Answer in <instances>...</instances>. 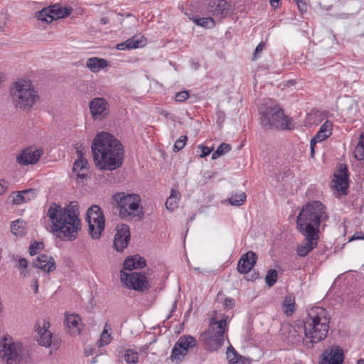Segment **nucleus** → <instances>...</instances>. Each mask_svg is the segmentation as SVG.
Wrapping results in <instances>:
<instances>
[{
    "mask_svg": "<svg viewBox=\"0 0 364 364\" xmlns=\"http://www.w3.org/2000/svg\"><path fill=\"white\" fill-rule=\"evenodd\" d=\"M330 316L326 309L313 306L307 310L304 326H283L281 331L282 338L289 345L301 343L307 348H313L314 344L324 340L329 329Z\"/></svg>",
    "mask_w": 364,
    "mask_h": 364,
    "instance_id": "nucleus-1",
    "label": "nucleus"
},
{
    "mask_svg": "<svg viewBox=\"0 0 364 364\" xmlns=\"http://www.w3.org/2000/svg\"><path fill=\"white\" fill-rule=\"evenodd\" d=\"M93 160L102 170H115L120 167L124 159V147L112 134L101 132L96 134L92 143Z\"/></svg>",
    "mask_w": 364,
    "mask_h": 364,
    "instance_id": "nucleus-2",
    "label": "nucleus"
},
{
    "mask_svg": "<svg viewBox=\"0 0 364 364\" xmlns=\"http://www.w3.org/2000/svg\"><path fill=\"white\" fill-rule=\"evenodd\" d=\"M47 216L52 224V228L57 232V236L63 240H74L81 228L79 219V205L72 201L66 207L52 203L47 212Z\"/></svg>",
    "mask_w": 364,
    "mask_h": 364,
    "instance_id": "nucleus-3",
    "label": "nucleus"
},
{
    "mask_svg": "<svg viewBox=\"0 0 364 364\" xmlns=\"http://www.w3.org/2000/svg\"><path fill=\"white\" fill-rule=\"evenodd\" d=\"M328 218L326 207L321 202H309L302 207L296 218L297 229L300 232L318 235L321 223Z\"/></svg>",
    "mask_w": 364,
    "mask_h": 364,
    "instance_id": "nucleus-4",
    "label": "nucleus"
},
{
    "mask_svg": "<svg viewBox=\"0 0 364 364\" xmlns=\"http://www.w3.org/2000/svg\"><path fill=\"white\" fill-rule=\"evenodd\" d=\"M10 96L16 109L28 112L39 101L38 91L30 80H19L10 88Z\"/></svg>",
    "mask_w": 364,
    "mask_h": 364,
    "instance_id": "nucleus-5",
    "label": "nucleus"
},
{
    "mask_svg": "<svg viewBox=\"0 0 364 364\" xmlns=\"http://www.w3.org/2000/svg\"><path fill=\"white\" fill-rule=\"evenodd\" d=\"M228 318V316L220 321L215 318H210L209 328L200 336V340L206 350L215 351L223 345Z\"/></svg>",
    "mask_w": 364,
    "mask_h": 364,
    "instance_id": "nucleus-6",
    "label": "nucleus"
},
{
    "mask_svg": "<svg viewBox=\"0 0 364 364\" xmlns=\"http://www.w3.org/2000/svg\"><path fill=\"white\" fill-rule=\"evenodd\" d=\"M0 354L6 364H21L26 363L29 358L28 350L18 341L8 335L4 336L0 342Z\"/></svg>",
    "mask_w": 364,
    "mask_h": 364,
    "instance_id": "nucleus-7",
    "label": "nucleus"
},
{
    "mask_svg": "<svg viewBox=\"0 0 364 364\" xmlns=\"http://www.w3.org/2000/svg\"><path fill=\"white\" fill-rule=\"evenodd\" d=\"M113 203L119 210V215L122 219L130 217H137L141 219L144 213L139 208L141 201L137 194H125L124 193H116L112 197Z\"/></svg>",
    "mask_w": 364,
    "mask_h": 364,
    "instance_id": "nucleus-8",
    "label": "nucleus"
},
{
    "mask_svg": "<svg viewBox=\"0 0 364 364\" xmlns=\"http://www.w3.org/2000/svg\"><path fill=\"white\" fill-rule=\"evenodd\" d=\"M261 113V124L267 129H292V120L277 106L267 107Z\"/></svg>",
    "mask_w": 364,
    "mask_h": 364,
    "instance_id": "nucleus-9",
    "label": "nucleus"
},
{
    "mask_svg": "<svg viewBox=\"0 0 364 364\" xmlns=\"http://www.w3.org/2000/svg\"><path fill=\"white\" fill-rule=\"evenodd\" d=\"M86 220L89 225V232L92 239H99L102 232L105 230V220L102 210L97 205H93L88 208L86 213Z\"/></svg>",
    "mask_w": 364,
    "mask_h": 364,
    "instance_id": "nucleus-10",
    "label": "nucleus"
},
{
    "mask_svg": "<svg viewBox=\"0 0 364 364\" xmlns=\"http://www.w3.org/2000/svg\"><path fill=\"white\" fill-rule=\"evenodd\" d=\"M120 279L127 287L136 291H143L149 287V282L145 275L139 272L127 273L122 270L120 272Z\"/></svg>",
    "mask_w": 364,
    "mask_h": 364,
    "instance_id": "nucleus-11",
    "label": "nucleus"
},
{
    "mask_svg": "<svg viewBox=\"0 0 364 364\" xmlns=\"http://www.w3.org/2000/svg\"><path fill=\"white\" fill-rule=\"evenodd\" d=\"M89 108L94 120H102L109 114V104L104 97H95L91 100Z\"/></svg>",
    "mask_w": 364,
    "mask_h": 364,
    "instance_id": "nucleus-12",
    "label": "nucleus"
},
{
    "mask_svg": "<svg viewBox=\"0 0 364 364\" xmlns=\"http://www.w3.org/2000/svg\"><path fill=\"white\" fill-rule=\"evenodd\" d=\"M77 159L75 161L73 166V171L76 174V180L82 182L87 179L88 173V163L84 156L82 150L77 151Z\"/></svg>",
    "mask_w": 364,
    "mask_h": 364,
    "instance_id": "nucleus-13",
    "label": "nucleus"
},
{
    "mask_svg": "<svg viewBox=\"0 0 364 364\" xmlns=\"http://www.w3.org/2000/svg\"><path fill=\"white\" fill-rule=\"evenodd\" d=\"M117 232L114 238V246L117 251L122 252L127 247L130 240V233L129 226L125 224L118 225Z\"/></svg>",
    "mask_w": 364,
    "mask_h": 364,
    "instance_id": "nucleus-14",
    "label": "nucleus"
},
{
    "mask_svg": "<svg viewBox=\"0 0 364 364\" xmlns=\"http://www.w3.org/2000/svg\"><path fill=\"white\" fill-rule=\"evenodd\" d=\"M344 360L343 349L338 346L326 349L321 361V364H343Z\"/></svg>",
    "mask_w": 364,
    "mask_h": 364,
    "instance_id": "nucleus-15",
    "label": "nucleus"
},
{
    "mask_svg": "<svg viewBox=\"0 0 364 364\" xmlns=\"http://www.w3.org/2000/svg\"><path fill=\"white\" fill-rule=\"evenodd\" d=\"M301 233L305 237V242L297 246L296 252L300 257H305L317 247L319 237L318 234Z\"/></svg>",
    "mask_w": 364,
    "mask_h": 364,
    "instance_id": "nucleus-16",
    "label": "nucleus"
},
{
    "mask_svg": "<svg viewBox=\"0 0 364 364\" xmlns=\"http://www.w3.org/2000/svg\"><path fill=\"white\" fill-rule=\"evenodd\" d=\"M332 127L333 123L327 120L320 127L319 130L316 133V134L311 139L310 146H311V156L313 157L314 155V149L315 145L317 142H321L328 137H329L332 134Z\"/></svg>",
    "mask_w": 364,
    "mask_h": 364,
    "instance_id": "nucleus-17",
    "label": "nucleus"
},
{
    "mask_svg": "<svg viewBox=\"0 0 364 364\" xmlns=\"http://www.w3.org/2000/svg\"><path fill=\"white\" fill-rule=\"evenodd\" d=\"M43 151L41 149H26L16 156V161L21 165H28L36 163Z\"/></svg>",
    "mask_w": 364,
    "mask_h": 364,
    "instance_id": "nucleus-18",
    "label": "nucleus"
},
{
    "mask_svg": "<svg viewBox=\"0 0 364 364\" xmlns=\"http://www.w3.org/2000/svg\"><path fill=\"white\" fill-rule=\"evenodd\" d=\"M208 11L214 16L225 17L232 11V8L225 0H212L208 4Z\"/></svg>",
    "mask_w": 364,
    "mask_h": 364,
    "instance_id": "nucleus-19",
    "label": "nucleus"
},
{
    "mask_svg": "<svg viewBox=\"0 0 364 364\" xmlns=\"http://www.w3.org/2000/svg\"><path fill=\"white\" fill-rule=\"evenodd\" d=\"M50 327V323L46 321H43V326L38 325L36 329L38 334L37 341L40 346L44 347H49L52 343V333L48 328Z\"/></svg>",
    "mask_w": 364,
    "mask_h": 364,
    "instance_id": "nucleus-20",
    "label": "nucleus"
},
{
    "mask_svg": "<svg viewBox=\"0 0 364 364\" xmlns=\"http://www.w3.org/2000/svg\"><path fill=\"white\" fill-rule=\"evenodd\" d=\"M257 257L253 252L242 255L237 264V270L241 274L249 272L256 263Z\"/></svg>",
    "mask_w": 364,
    "mask_h": 364,
    "instance_id": "nucleus-21",
    "label": "nucleus"
},
{
    "mask_svg": "<svg viewBox=\"0 0 364 364\" xmlns=\"http://www.w3.org/2000/svg\"><path fill=\"white\" fill-rule=\"evenodd\" d=\"M33 267L42 269L46 272H50L55 269V260L52 257L42 254L32 263Z\"/></svg>",
    "mask_w": 364,
    "mask_h": 364,
    "instance_id": "nucleus-22",
    "label": "nucleus"
},
{
    "mask_svg": "<svg viewBox=\"0 0 364 364\" xmlns=\"http://www.w3.org/2000/svg\"><path fill=\"white\" fill-rule=\"evenodd\" d=\"M65 323L70 335L76 336L80 333L82 323H80V318L77 314H68L65 313Z\"/></svg>",
    "mask_w": 364,
    "mask_h": 364,
    "instance_id": "nucleus-23",
    "label": "nucleus"
},
{
    "mask_svg": "<svg viewBox=\"0 0 364 364\" xmlns=\"http://www.w3.org/2000/svg\"><path fill=\"white\" fill-rule=\"evenodd\" d=\"M36 196V191L32 188L14 192L12 202L15 205H21L31 201L34 199Z\"/></svg>",
    "mask_w": 364,
    "mask_h": 364,
    "instance_id": "nucleus-24",
    "label": "nucleus"
},
{
    "mask_svg": "<svg viewBox=\"0 0 364 364\" xmlns=\"http://www.w3.org/2000/svg\"><path fill=\"white\" fill-rule=\"evenodd\" d=\"M143 38V36H134L123 43H118L116 48L119 50H125L143 46L144 45Z\"/></svg>",
    "mask_w": 364,
    "mask_h": 364,
    "instance_id": "nucleus-25",
    "label": "nucleus"
},
{
    "mask_svg": "<svg viewBox=\"0 0 364 364\" xmlns=\"http://www.w3.org/2000/svg\"><path fill=\"white\" fill-rule=\"evenodd\" d=\"M146 265V260L138 255L127 258L124 262V269L132 271L134 269L142 268Z\"/></svg>",
    "mask_w": 364,
    "mask_h": 364,
    "instance_id": "nucleus-26",
    "label": "nucleus"
},
{
    "mask_svg": "<svg viewBox=\"0 0 364 364\" xmlns=\"http://www.w3.org/2000/svg\"><path fill=\"white\" fill-rule=\"evenodd\" d=\"M332 187L338 191L346 194V191L348 187V174H334V179L332 181Z\"/></svg>",
    "mask_w": 364,
    "mask_h": 364,
    "instance_id": "nucleus-27",
    "label": "nucleus"
},
{
    "mask_svg": "<svg viewBox=\"0 0 364 364\" xmlns=\"http://www.w3.org/2000/svg\"><path fill=\"white\" fill-rule=\"evenodd\" d=\"M86 66L91 72L97 73L101 69L107 68L108 63L104 58L93 57L87 60Z\"/></svg>",
    "mask_w": 364,
    "mask_h": 364,
    "instance_id": "nucleus-28",
    "label": "nucleus"
},
{
    "mask_svg": "<svg viewBox=\"0 0 364 364\" xmlns=\"http://www.w3.org/2000/svg\"><path fill=\"white\" fill-rule=\"evenodd\" d=\"M226 354L229 364H248L247 360L238 354L232 346L228 348Z\"/></svg>",
    "mask_w": 364,
    "mask_h": 364,
    "instance_id": "nucleus-29",
    "label": "nucleus"
},
{
    "mask_svg": "<svg viewBox=\"0 0 364 364\" xmlns=\"http://www.w3.org/2000/svg\"><path fill=\"white\" fill-rule=\"evenodd\" d=\"M283 312L287 316H291L295 311V298L292 295H287L282 304Z\"/></svg>",
    "mask_w": 364,
    "mask_h": 364,
    "instance_id": "nucleus-30",
    "label": "nucleus"
},
{
    "mask_svg": "<svg viewBox=\"0 0 364 364\" xmlns=\"http://www.w3.org/2000/svg\"><path fill=\"white\" fill-rule=\"evenodd\" d=\"M176 343L177 344V346L183 348V350L187 353L189 348H192L196 346L197 341L194 337L191 336H183L180 337Z\"/></svg>",
    "mask_w": 364,
    "mask_h": 364,
    "instance_id": "nucleus-31",
    "label": "nucleus"
},
{
    "mask_svg": "<svg viewBox=\"0 0 364 364\" xmlns=\"http://www.w3.org/2000/svg\"><path fill=\"white\" fill-rule=\"evenodd\" d=\"M50 8L51 10L52 16L53 17V20L68 16L72 11L71 9L67 7L63 8L58 5H53L50 6Z\"/></svg>",
    "mask_w": 364,
    "mask_h": 364,
    "instance_id": "nucleus-32",
    "label": "nucleus"
},
{
    "mask_svg": "<svg viewBox=\"0 0 364 364\" xmlns=\"http://www.w3.org/2000/svg\"><path fill=\"white\" fill-rule=\"evenodd\" d=\"M180 193L172 189L171 191L170 196L166 201V207L170 211H173L178 206V199H179Z\"/></svg>",
    "mask_w": 364,
    "mask_h": 364,
    "instance_id": "nucleus-33",
    "label": "nucleus"
},
{
    "mask_svg": "<svg viewBox=\"0 0 364 364\" xmlns=\"http://www.w3.org/2000/svg\"><path fill=\"white\" fill-rule=\"evenodd\" d=\"M11 232L16 236H23L26 232V222L18 219L11 224Z\"/></svg>",
    "mask_w": 364,
    "mask_h": 364,
    "instance_id": "nucleus-34",
    "label": "nucleus"
},
{
    "mask_svg": "<svg viewBox=\"0 0 364 364\" xmlns=\"http://www.w3.org/2000/svg\"><path fill=\"white\" fill-rule=\"evenodd\" d=\"M119 353H122V358L127 364H136L139 361V353L132 349H127L124 352H119Z\"/></svg>",
    "mask_w": 364,
    "mask_h": 364,
    "instance_id": "nucleus-35",
    "label": "nucleus"
},
{
    "mask_svg": "<svg viewBox=\"0 0 364 364\" xmlns=\"http://www.w3.org/2000/svg\"><path fill=\"white\" fill-rule=\"evenodd\" d=\"M35 16L38 20L46 23H50L53 21L50 6L36 12Z\"/></svg>",
    "mask_w": 364,
    "mask_h": 364,
    "instance_id": "nucleus-36",
    "label": "nucleus"
},
{
    "mask_svg": "<svg viewBox=\"0 0 364 364\" xmlns=\"http://www.w3.org/2000/svg\"><path fill=\"white\" fill-rule=\"evenodd\" d=\"M354 156L359 161L364 159V132L359 138V141L354 151Z\"/></svg>",
    "mask_w": 364,
    "mask_h": 364,
    "instance_id": "nucleus-37",
    "label": "nucleus"
},
{
    "mask_svg": "<svg viewBox=\"0 0 364 364\" xmlns=\"http://www.w3.org/2000/svg\"><path fill=\"white\" fill-rule=\"evenodd\" d=\"M193 21L198 26L204 28H210L215 26V21L210 17L208 18H192Z\"/></svg>",
    "mask_w": 364,
    "mask_h": 364,
    "instance_id": "nucleus-38",
    "label": "nucleus"
},
{
    "mask_svg": "<svg viewBox=\"0 0 364 364\" xmlns=\"http://www.w3.org/2000/svg\"><path fill=\"white\" fill-rule=\"evenodd\" d=\"M231 150V146L230 144L226 143H222L218 149L213 153L212 159H217L223 154L228 153Z\"/></svg>",
    "mask_w": 364,
    "mask_h": 364,
    "instance_id": "nucleus-39",
    "label": "nucleus"
},
{
    "mask_svg": "<svg viewBox=\"0 0 364 364\" xmlns=\"http://www.w3.org/2000/svg\"><path fill=\"white\" fill-rule=\"evenodd\" d=\"M246 199V195L244 192H240L239 194L232 195L229 199V202L232 205H241Z\"/></svg>",
    "mask_w": 364,
    "mask_h": 364,
    "instance_id": "nucleus-40",
    "label": "nucleus"
},
{
    "mask_svg": "<svg viewBox=\"0 0 364 364\" xmlns=\"http://www.w3.org/2000/svg\"><path fill=\"white\" fill-rule=\"evenodd\" d=\"M187 353L183 350V348H181L179 346H177L176 343L171 353V358L172 360L181 361V360L184 358Z\"/></svg>",
    "mask_w": 364,
    "mask_h": 364,
    "instance_id": "nucleus-41",
    "label": "nucleus"
},
{
    "mask_svg": "<svg viewBox=\"0 0 364 364\" xmlns=\"http://www.w3.org/2000/svg\"><path fill=\"white\" fill-rule=\"evenodd\" d=\"M278 274L275 269H269L265 277V282L269 287L274 285L277 282Z\"/></svg>",
    "mask_w": 364,
    "mask_h": 364,
    "instance_id": "nucleus-42",
    "label": "nucleus"
},
{
    "mask_svg": "<svg viewBox=\"0 0 364 364\" xmlns=\"http://www.w3.org/2000/svg\"><path fill=\"white\" fill-rule=\"evenodd\" d=\"M187 139L188 138L186 136H180V138L177 139L176 141L175 142L173 151L175 152H178L180 150H181L186 144Z\"/></svg>",
    "mask_w": 364,
    "mask_h": 364,
    "instance_id": "nucleus-43",
    "label": "nucleus"
},
{
    "mask_svg": "<svg viewBox=\"0 0 364 364\" xmlns=\"http://www.w3.org/2000/svg\"><path fill=\"white\" fill-rule=\"evenodd\" d=\"M111 341V336L108 333L107 331L105 328L101 334L100 340V346H106Z\"/></svg>",
    "mask_w": 364,
    "mask_h": 364,
    "instance_id": "nucleus-44",
    "label": "nucleus"
},
{
    "mask_svg": "<svg viewBox=\"0 0 364 364\" xmlns=\"http://www.w3.org/2000/svg\"><path fill=\"white\" fill-rule=\"evenodd\" d=\"M43 248V243L35 242L29 247V253L31 255H36Z\"/></svg>",
    "mask_w": 364,
    "mask_h": 364,
    "instance_id": "nucleus-45",
    "label": "nucleus"
},
{
    "mask_svg": "<svg viewBox=\"0 0 364 364\" xmlns=\"http://www.w3.org/2000/svg\"><path fill=\"white\" fill-rule=\"evenodd\" d=\"M189 97V93L188 92V91H181V92H177L176 94V96H175V99H176V101L177 102H184L185 100H186Z\"/></svg>",
    "mask_w": 364,
    "mask_h": 364,
    "instance_id": "nucleus-46",
    "label": "nucleus"
},
{
    "mask_svg": "<svg viewBox=\"0 0 364 364\" xmlns=\"http://www.w3.org/2000/svg\"><path fill=\"white\" fill-rule=\"evenodd\" d=\"M198 148L201 149V154H200L201 158L208 156L213 151V148H209L203 145H199Z\"/></svg>",
    "mask_w": 364,
    "mask_h": 364,
    "instance_id": "nucleus-47",
    "label": "nucleus"
},
{
    "mask_svg": "<svg viewBox=\"0 0 364 364\" xmlns=\"http://www.w3.org/2000/svg\"><path fill=\"white\" fill-rule=\"evenodd\" d=\"M294 1L296 2V5L298 6L299 11L301 14H304V13L306 12V11H307V4H306L305 1H304L303 0H294Z\"/></svg>",
    "mask_w": 364,
    "mask_h": 364,
    "instance_id": "nucleus-48",
    "label": "nucleus"
},
{
    "mask_svg": "<svg viewBox=\"0 0 364 364\" xmlns=\"http://www.w3.org/2000/svg\"><path fill=\"white\" fill-rule=\"evenodd\" d=\"M235 306V301L231 298H226L224 301V306L227 309H231Z\"/></svg>",
    "mask_w": 364,
    "mask_h": 364,
    "instance_id": "nucleus-49",
    "label": "nucleus"
},
{
    "mask_svg": "<svg viewBox=\"0 0 364 364\" xmlns=\"http://www.w3.org/2000/svg\"><path fill=\"white\" fill-rule=\"evenodd\" d=\"M264 46H265V43H264L262 42L257 45V46L256 47L255 51L253 54V60H255L257 58V55L262 51Z\"/></svg>",
    "mask_w": 364,
    "mask_h": 364,
    "instance_id": "nucleus-50",
    "label": "nucleus"
},
{
    "mask_svg": "<svg viewBox=\"0 0 364 364\" xmlns=\"http://www.w3.org/2000/svg\"><path fill=\"white\" fill-rule=\"evenodd\" d=\"M28 267V261L25 258H21L18 259V264L17 267L21 269H26Z\"/></svg>",
    "mask_w": 364,
    "mask_h": 364,
    "instance_id": "nucleus-51",
    "label": "nucleus"
},
{
    "mask_svg": "<svg viewBox=\"0 0 364 364\" xmlns=\"http://www.w3.org/2000/svg\"><path fill=\"white\" fill-rule=\"evenodd\" d=\"M355 240H364V234H363L362 232H355L353 235L350 237L348 241L351 242Z\"/></svg>",
    "mask_w": 364,
    "mask_h": 364,
    "instance_id": "nucleus-52",
    "label": "nucleus"
},
{
    "mask_svg": "<svg viewBox=\"0 0 364 364\" xmlns=\"http://www.w3.org/2000/svg\"><path fill=\"white\" fill-rule=\"evenodd\" d=\"M348 174V168L346 165H341L339 169V172L337 174Z\"/></svg>",
    "mask_w": 364,
    "mask_h": 364,
    "instance_id": "nucleus-53",
    "label": "nucleus"
},
{
    "mask_svg": "<svg viewBox=\"0 0 364 364\" xmlns=\"http://www.w3.org/2000/svg\"><path fill=\"white\" fill-rule=\"evenodd\" d=\"M7 186H5L3 183L0 181V195L4 194L7 190Z\"/></svg>",
    "mask_w": 364,
    "mask_h": 364,
    "instance_id": "nucleus-54",
    "label": "nucleus"
},
{
    "mask_svg": "<svg viewBox=\"0 0 364 364\" xmlns=\"http://www.w3.org/2000/svg\"><path fill=\"white\" fill-rule=\"evenodd\" d=\"M100 22H101V23L105 25V24H107V23H109V18L107 17H102L100 18Z\"/></svg>",
    "mask_w": 364,
    "mask_h": 364,
    "instance_id": "nucleus-55",
    "label": "nucleus"
},
{
    "mask_svg": "<svg viewBox=\"0 0 364 364\" xmlns=\"http://www.w3.org/2000/svg\"><path fill=\"white\" fill-rule=\"evenodd\" d=\"M33 287H34V292L36 294H37L38 293V280L37 279L34 280V285H33Z\"/></svg>",
    "mask_w": 364,
    "mask_h": 364,
    "instance_id": "nucleus-56",
    "label": "nucleus"
},
{
    "mask_svg": "<svg viewBox=\"0 0 364 364\" xmlns=\"http://www.w3.org/2000/svg\"><path fill=\"white\" fill-rule=\"evenodd\" d=\"M21 274L23 275V277H26L28 276V272L26 269H21Z\"/></svg>",
    "mask_w": 364,
    "mask_h": 364,
    "instance_id": "nucleus-57",
    "label": "nucleus"
},
{
    "mask_svg": "<svg viewBox=\"0 0 364 364\" xmlns=\"http://www.w3.org/2000/svg\"><path fill=\"white\" fill-rule=\"evenodd\" d=\"M280 0H270V4L271 6H274V3L279 4Z\"/></svg>",
    "mask_w": 364,
    "mask_h": 364,
    "instance_id": "nucleus-58",
    "label": "nucleus"
},
{
    "mask_svg": "<svg viewBox=\"0 0 364 364\" xmlns=\"http://www.w3.org/2000/svg\"><path fill=\"white\" fill-rule=\"evenodd\" d=\"M357 364H364V359L360 358L357 361Z\"/></svg>",
    "mask_w": 364,
    "mask_h": 364,
    "instance_id": "nucleus-59",
    "label": "nucleus"
},
{
    "mask_svg": "<svg viewBox=\"0 0 364 364\" xmlns=\"http://www.w3.org/2000/svg\"><path fill=\"white\" fill-rule=\"evenodd\" d=\"M176 301H175L174 304H173L172 311H174L176 309Z\"/></svg>",
    "mask_w": 364,
    "mask_h": 364,
    "instance_id": "nucleus-60",
    "label": "nucleus"
},
{
    "mask_svg": "<svg viewBox=\"0 0 364 364\" xmlns=\"http://www.w3.org/2000/svg\"><path fill=\"white\" fill-rule=\"evenodd\" d=\"M278 4H279L274 3V6H272L276 8V7H277Z\"/></svg>",
    "mask_w": 364,
    "mask_h": 364,
    "instance_id": "nucleus-61",
    "label": "nucleus"
}]
</instances>
